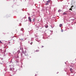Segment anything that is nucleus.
<instances>
[{"instance_id":"1","label":"nucleus","mask_w":76,"mask_h":76,"mask_svg":"<svg viewBox=\"0 0 76 76\" xmlns=\"http://www.w3.org/2000/svg\"><path fill=\"white\" fill-rule=\"evenodd\" d=\"M28 20L29 22H31V18L30 17H28Z\"/></svg>"},{"instance_id":"2","label":"nucleus","mask_w":76,"mask_h":76,"mask_svg":"<svg viewBox=\"0 0 76 76\" xmlns=\"http://www.w3.org/2000/svg\"><path fill=\"white\" fill-rule=\"evenodd\" d=\"M74 6H72L71 7V8H70L69 10H72V7H73Z\"/></svg>"},{"instance_id":"3","label":"nucleus","mask_w":76,"mask_h":76,"mask_svg":"<svg viewBox=\"0 0 76 76\" xmlns=\"http://www.w3.org/2000/svg\"><path fill=\"white\" fill-rule=\"evenodd\" d=\"M72 70V68H71L70 69V71H71V72H72H72H73Z\"/></svg>"},{"instance_id":"4","label":"nucleus","mask_w":76,"mask_h":76,"mask_svg":"<svg viewBox=\"0 0 76 76\" xmlns=\"http://www.w3.org/2000/svg\"><path fill=\"white\" fill-rule=\"evenodd\" d=\"M62 25H63L62 24H60L59 25L60 27H61L62 26Z\"/></svg>"},{"instance_id":"5","label":"nucleus","mask_w":76,"mask_h":76,"mask_svg":"<svg viewBox=\"0 0 76 76\" xmlns=\"http://www.w3.org/2000/svg\"><path fill=\"white\" fill-rule=\"evenodd\" d=\"M50 0H49L48 1H47V2L49 3L50 2Z\"/></svg>"},{"instance_id":"6","label":"nucleus","mask_w":76,"mask_h":76,"mask_svg":"<svg viewBox=\"0 0 76 76\" xmlns=\"http://www.w3.org/2000/svg\"><path fill=\"white\" fill-rule=\"evenodd\" d=\"M66 14H67V13H63V15H66Z\"/></svg>"},{"instance_id":"7","label":"nucleus","mask_w":76,"mask_h":76,"mask_svg":"<svg viewBox=\"0 0 76 76\" xmlns=\"http://www.w3.org/2000/svg\"><path fill=\"white\" fill-rule=\"evenodd\" d=\"M17 53H18V54L19 53V50H18Z\"/></svg>"},{"instance_id":"8","label":"nucleus","mask_w":76,"mask_h":76,"mask_svg":"<svg viewBox=\"0 0 76 76\" xmlns=\"http://www.w3.org/2000/svg\"><path fill=\"white\" fill-rule=\"evenodd\" d=\"M35 19L34 18V19L33 20V22H34L35 21Z\"/></svg>"},{"instance_id":"9","label":"nucleus","mask_w":76,"mask_h":76,"mask_svg":"<svg viewBox=\"0 0 76 76\" xmlns=\"http://www.w3.org/2000/svg\"><path fill=\"white\" fill-rule=\"evenodd\" d=\"M45 27H46V28H48V26H45Z\"/></svg>"},{"instance_id":"10","label":"nucleus","mask_w":76,"mask_h":76,"mask_svg":"<svg viewBox=\"0 0 76 76\" xmlns=\"http://www.w3.org/2000/svg\"><path fill=\"white\" fill-rule=\"evenodd\" d=\"M23 28H22L21 29V30L22 31H23Z\"/></svg>"},{"instance_id":"11","label":"nucleus","mask_w":76,"mask_h":76,"mask_svg":"<svg viewBox=\"0 0 76 76\" xmlns=\"http://www.w3.org/2000/svg\"><path fill=\"white\" fill-rule=\"evenodd\" d=\"M39 50H36V52H39Z\"/></svg>"},{"instance_id":"12","label":"nucleus","mask_w":76,"mask_h":76,"mask_svg":"<svg viewBox=\"0 0 76 76\" xmlns=\"http://www.w3.org/2000/svg\"><path fill=\"white\" fill-rule=\"evenodd\" d=\"M16 63H19V61L18 60H16Z\"/></svg>"},{"instance_id":"13","label":"nucleus","mask_w":76,"mask_h":76,"mask_svg":"<svg viewBox=\"0 0 76 76\" xmlns=\"http://www.w3.org/2000/svg\"><path fill=\"white\" fill-rule=\"evenodd\" d=\"M64 31V30L63 29H62L61 30V32H63Z\"/></svg>"},{"instance_id":"14","label":"nucleus","mask_w":76,"mask_h":76,"mask_svg":"<svg viewBox=\"0 0 76 76\" xmlns=\"http://www.w3.org/2000/svg\"><path fill=\"white\" fill-rule=\"evenodd\" d=\"M48 4H49L48 3L46 4V5H48Z\"/></svg>"},{"instance_id":"15","label":"nucleus","mask_w":76,"mask_h":76,"mask_svg":"<svg viewBox=\"0 0 76 76\" xmlns=\"http://www.w3.org/2000/svg\"><path fill=\"white\" fill-rule=\"evenodd\" d=\"M61 10H59L58 11V12H61Z\"/></svg>"},{"instance_id":"16","label":"nucleus","mask_w":76,"mask_h":76,"mask_svg":"<svg viewBox=\"0 0 76 76\" xmlns=\"http://www.w3.org/2000/svg\"><path fill=\"white\" fill-rule=\"evenodd\" d=\"M1 44H4V42H1Z\"/></svg>"},{"instance_id":"17","label":"nucleus","mask_w":76,"mask_h":76,"mask_svg":"<svg viewBox=\"0 0 76 76\" xmlns=\"http://www.w3.org/2000/svg\"><path fill=\"white\" fill-rule=\"evenodd\" d=\"M20 40H23V39H20Z\"/></svg>"},{"instance_id":"18","label":"nucleus","mask_w":76,"mask_h":76,"mask_svg":"<svg viewBox=\"0 0 76 76\" xmlns=\"http://www.w3.org/2000/svg\"><path fill=\"white\" fill-rule=\"evenodd\" d=\"M17 58H19V56H18V57H17Z\"/></svg>"},{"instance_id":"19","label":"nucleus","mask_w":76,"mask_h":76,"mask_svg":"<svg viewBox=\"0 0 76 76\" xmlns=\"http://www.w3.org/2000/svg\"><path fill=\"white\" fill-rule=\"evenodd\" d=\"M1 40H0V43H1Z\"/></svg>"},{"instance_id":"20","label":"nucleus","mask_w":76,"mask_h":76,"mask_svg":"<svg viewBox=\"0 0 76 76\" xmlns=\"http://www.w3.org/2000/svg\"><path fill=\"white\" fill-rule=\"evenodd\" d=\"M32 43H32V42H31V45H32Z\"/></svg>"},{"instance_id":"21","label":"nucleus","mask_w":76,"mask_h":76,"mask_svg":"<svg viewBox=\"0 0 76 76\" xmlns=\"http://www.w3.org/2000/svg\"><path fill=\"white\" fill-rule=\"evenodd\" d=\"M3 34H5V33H3Z\"/></svg>"},{"instance_id":"22","label":"nucleus","mask_w":76,"mask_h":76,"mask_svg":"<svg viewBox=\"0 0 76 76\" xmlns=\"http://www.w3.org/2000/svg\"><path fill=\"white\" fill-rule=\"evenodd\" d=\"M2 60H3V58H2Z\"/></svg>"},{"instance_id":"23","label":"nucleus","mask_w":76,"mask_h":76,"mask_svg":"<svg viewBox=\"0 0 76 76\" xmlns=\"http://www.w3.org/2000/svg\"><path fill=\"white\" fill-rule=\"evenodd\" d=\"M9 43H10V42H9Z\"/></svg>"},{"instance_id":"24","label":"nucleus","mask_w":76,"mask_h":76,"mask_svg":"<svg viewBox=\"0 0 76 76\" xmlns=\"http://www.w3.org/2000/svg\"><path fill=\"white\" fill-rule=\"evenodd\" d=\"M42 47H43V46H42Z\"/></svg>"}]
</instances>
